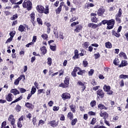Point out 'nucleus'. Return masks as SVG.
Wrapping results in <instances>:
<instances>
[{"label":"nucleus","instance_id":"54","mask_svg":"<svg viewBox=\"0 0 128 128\" xmlns=\"http://www.w3.org/2000/svg\"><path fill=\"white\" fill-rule=\"evenodd\" d=\"M79 22H74L71 24V26L73 27V26H76V24H78Z\"/></svg>","mask_w":128,"mask_h":128},{"label":"nucleus","instance_id":"4","mask_svg":"<svg viewBox=\"0 0 128 128\" xmlns=\"http://www.w3.org/2000/svg\"><path fill=\"white\" fill-rule=\"evenodd\" d=\"M103 90L107 92L108 94H112V91L110 90V86L104 85L103 87Z\"/></svg>","mask_w":128,"mask_h":128},{"label":"nucleus","instance_id":"48","mask_svg":"<svg viewBox=\"0 0 128 128\" xmlns=\"http://www.w3.org/2000/svg\"><path fill=\"white\" fill-rule=\"evenodd\" d=\"M56 14H60V12H62V8L60 7H58L56 10Z\"/></svg>","mask_w":128,"mask_h":128},{"label":"nucleus","instance_id":"49","mask_svg":"<svg viewBox=\"0 0 128 128\" xmlns=\"http://www.w3.org/2000/svg\"><path fill=\"white\" fill-rule=\"evenodd\" d=\"M94 70L91 69L90 71L88 72V76H92V74H94Z\"/></svg>","mask_w":128,"mask_h":128},{"label":"nucleus","instance_id":"24","mask_svg":"<svg viewBox=\"0 0 128 128\" xmlns=\"http://www.w3.org/2000/svg\"><path fill=\"white\" fill-rule=\"evenodd\" d=\"M22 96H21L20 97L15 100L14 101H12L10 104H15V102H20V100H22Z\"/></svg>","mask_w":128,"mask_h":128},{"label":"nucleus","instance_id":"28","mask_svg":"<svg viewBox=\"0 0 128 128\" xmlns=\"http://www.w3.org/2000/svg\"><path fill=\"white\" fill-rule=\"evenodd\" d=\"M64 82L65 84H67V86H68L70 84V78L68 77H66L65 78V80H64Z\"/></svg>","mask_w":128,"mask_h":128},{"label":"nucleus","instance_id":"23","mask_svg":"<svg viewBox=\"0 0 128 128\" xmlns=\"http://www.w3.org/2000/svg\"><path fill=\"white\" fill-rule=\"evenodd\" d=\"M47 64L49 66H50L52 64V60L50 58H47Z\"/></svg>","mask_w":128,"mask_h":128},{"label":"nucleus","instance_id":"16","mask_svg":"<svg viewBox=\"0 0 128 128\" xmlns=\"http://www.w3.org/2000/svg\"><path fill=\"white\" fill-rule=\"evenodd\" d=\"M25 106H26V108H30V110H32L34 108V105L32 104V103L30 102L26 103Z\"/></svg>","mask_w":128,"mask_h":128},{"label":"nucleus","instance_id":"10","mask_svg":"<svg viewBox=\"0 0 128 128\" xmlns=\"http://www.w3.org/2000/svg\"><path fill=\"white\" fill-rule=\"evenodd\" d=\"M12 94L10 93L8 95L6 96V100L7 102H12Z\"/></svg>","mask_w":128,"mask_h":128},{"label":"nucleus","instance_id":"17","mask_svg":"<svg viewBox=\"0 0 128 128\" xmlns=\"http://www.w3.org/2000/svg\"><path fill=\"white\" fill-rule=\"evenodd\" d=\"M30 18H31V22L32 24H33L34 26V12H33L30 14Z\"/></svg>","mask_w":128,"mask_h":128},{"label":"nucleus","instance_id":"39","mask_svg":"<svg viewBox=\"0 0 128 128\" xmlns=\"http://www.w3.org/2000/svg\"><path fill=\"white\" fill-rule=\"evenodd\" d=\"M96 122V118H93L90 122V124H92V126H94Z\"/></svg>","mask_w":128,"mask_h":128},{"label":"nucleus","instance_id":"64","mask_svg":"<svg viewBox=\"0 0 128 128\" xmlns=\"http://www.w3.org/2000/svg\"><path fill=\"white\" fill-rule=\"evenodd\" d=\"M32 122H33L34 126L36 124V118H33Z\"/></svg>","mask_w":128,"mask_h":128},{"label":"nucleus","instance_id":"36","mask_svg":"<svg viewBox=\"0 0 128 128\" xmlns=\"http://www.w3.org/2000/svg\"><path fill=\"white\" fill-rule=\"evenodd\" d=\"M16 18H18V14L14 15L12 17H11L10 20H16Z\"/></svg>","mask_w":128,"mask_h":128},{"label":"nucleus","instance_id":"25","mask_svg":"<svg viewBox=\"0 0 128 128\" xmlns=\"http://www.w3.org/2000/svg\"><path fill=\"white\" fill-rule=\"evenodd\" d=\"M40 50L43 54H46V46H43L41 48Z\"/></svg>","mask_w":128,"mask_h":128},{"label":"nucleus","instance_id":"56","mask_svg":"<svg viewBox=\"0 0 128 128\" xmlns=\"http://www.w3.org/2000/svg\"><path fill=\"white\" fill-rule=\"evenodd\" d=\"M17 126L18 128H22V122H20V121H18Z\"/></svg>","mask_w":128,"mask_h":128},{"label":"nucleus","instance_id":"18","mask_svg":"<svg viewBox=\"0 0 128 128\" xmlns=\"http://www.w3.org/2000/svg\"><path fill=\"white\" fill-rule=\"evenodd\" d=\"M128 66V62L126 60H123L122 62V63L120 65V68H122Z\"/></svg>","mask_w":128,"mask_h":128},{"label":"nucleus","instance_id":"31","mask_svg":"<svg viewBox=\"0 0 128 128\" xmlns=\"http://www.w3.org/2000/svg\"><path fill=\"white\" fill-rule=\"evenodd\" d=\"M96 100H93L90 102V106H92V108H94L96 106Z\"/></svg>","mask_w":128,"mask_h":128},{"label":"nucleus","instance_id":"40","mask_svg":"<svg viewBox=\"0 0 128 128\" xmlns=\"http://www.w3.org/2000/svg\"><path fill=\"white\" fill-rule=\"evenodd\" d=\"M16 110V112H20V110H22V106H20V105H17Z\"/></svg>","mask_w":128,"mask_h":128},{"label":"nucleus","instance_id":"12","mask_svg":"<svg viewBox=\"0 0 128 128\" xmlns=\"http://www.w3.org/2000/svg\"><path fill=\"white\" fill-rule=\"evenodd\" d=\"M100 116L104 117V120H106L108 118V114L106 112H101L100 113Z\"/></svg>","mask_w":128,"mask_h":128},{"label":"nucleus","instance_id":"8","mask_svg":"<svg viewBox=\"0 0 128 128\" xmlns=\"http://www.w3.org/2000/svg\"><path fill=\"white\" fill-rule=\"evenodd\" d=\"M8 122H10L11 123V124L12 126H14V124H16V120H14V116L10 115L8 118Z\"/></svg>","mask_w":128,"mask_h":128},{"label":"nucleus","instance_id":"11","mask_svg":"<svg viewBox=\"0 0 128 128\" xmlns=\"http://www.w3.org/2000/svg\"><path fill=\"white\" fill-rule=\"evenodd\" d=\"M36 10L39 12H40V14H42L44 13V8L40 5H38L36 6Z\"/></svg>","mask_w":128,"mask_h":128},{"label":"nucleus","instance_id":"60","mask_svg":"<svg viewBox=\"0 0 128 128\" xmlns=\"http://www.w3.org/2000/svg\"><path fill=\"white\" fill-rule=\"evenodd\" d=\"M78 54H74V56H73V60H76V58H78Z\"/></svg>","mask_w":128,"mask_h":128},{"label":"nucleus","instance_id":"26","mask_svg":"<svg viewBox=\"0 0 128 128\" xmlns=\"http://www.w3.org/2000/svg\"><path fill=\"white\" fill-rule=\"evenodd\" d=\"M70 108L72 112L74 113L76 112V106L72 104L70 106Z\"/></svg>","mask_w":128,"mask_h":128},{"label":"nucleus","instance_id":"51","mask_svg":"<svg viewBox=\"0 0 128 128\" xmlns=\"http://www.w3.org/2000/svg\"><path fill=\"white\" fill-rule=\"evenodd\" d=\"M58 110H60V107L58 106H54L53 107V110H54V112H58Z\"/></svg>","mask_w":128,"mask_h":128},{"label":"nucleus","instance_id":"55","mask_svg":"<svg viewBox=\"0 0 128 128\" xmlns=\"http://www.w3.org/2000/svg\"><path fill=\"white\" fill-rule=\"evenodd\" d=\"M6 126V122L4 121V122L2 124L1 128H4V126Z\"/></svg>","mask_w":128,"mask_h":128},{"label":"nucleus","instance_id":"3","mask_svg":"<svg viewBox=\"0 0 128 128\" xmlns=\"http://www.w3.org/2000/svg\"><path fill=\"white\" fill-rule=\"evenodd\" d=\"M114 24H116V22H114V20L112 19L110 20H108V22L107 24V30H112V28H114Z\"/></svg>","mask_w":128,"mask_h":128},{"label":"nucleus","instance_id":"15","mask_svg":"<svg viewBox=\"0 0 128 128\" xmlns=\"http://www.w3.org/2000/svg\"><path fill=\"white\" fill-rule=\"evenodd\" d=\"M82 30V25H78L76 26V28L74 29V32H80Z\"/></svg>","mask_w":128,"mask_h":128},{"label":"nucleus","instance_id":"44","mask_svg":"<svg viewBox=\"0 0 128 128\" xmlns=\"http://www.w3.org/2000/svg\"><path fill=\"white\" fill-rule=\"evenodd\" d=\"M120 78H128V76L127 75H124V74H121L119 76Z\"/></svg>","mask_w":128,"mask_h":128},{"label":"nucleus","instance_id":"41","mask_svg":"<svg viewBox=\"0 0 128 128\" xmlns=\"http://www.w3.org/2000/svg\"><path fill=\"white\" fill-rule=\"evenodd\" d=\"M76 122H78V119L75 118L72 120V126H74L76 124Z\"/></svg>","mask_w":128,"mask_h":128},{"label":"nucleus","instance_id":"38","mask_svg":"<svg viewBox=\"0 0 128 128\" xmlns=\"http://www.w3.org/2000/svg\"><path fill=\"white\" fill-rule=\"evenodd\" d=\"M50 48L52 50L53 52H56V46H50Z\"/></svg>","mask_w":128,"mask_h":128},{"label":"nucleus","instance_id":"21","mask_svg":"<svg viewBox=\"0 0 128 128\" xmlns=\"http://www.w3.org/2000/svg\"><path fill=\"white\" fill-rule=\"evenodd\" d=\"M50 124L52 128H56V126H58V123H56L55 120H52L50 122Z\"/></svg>","mask_w":128,"mask_h":128},{"label":"nucleus","instance_id":"5","mask_svg":"<svg viewBox=\"0 0 128 128\" xmlns=\"http://www.w3.org/2000/svg\"><path fill=\"white\" fill-rule=\"evenodd\" d=\"M22 78H24V80H26V76L24 74H21L20 76L18 78L15 80L14 84H15L16 86H18V84H20V81L22 80Z\"/></svg>","mask_w":128,"mask_h":128},{"label":"nucleus","instance_id":"58","mask_svg":"<svg viewBox=\"0 0 128 128\" xmlns=\"http://www.w3.org/2000/svg\"><path fill=\"white\" fill-rule=\"evenodd\" d=\"M42 38L44 40H46V38H48V35L46 34H43L42 36Z\"/></svg>","mask_w":128,"mask_h":128},{"label":"nucleus","instance_id":"62","mask_svg":"<svg viewBox=\"0 0 128 128\" xmlns=\"http://www.w3.org/2000/svg\"><path fill=\"white\" fill-rule=\"evenodd\" d=\"M88 114H89V116H94L96 114V113L92 112H88Z\"/></svg>","mask_w":128,"mask_h":128},{"label":"nucleus","instance_id":"6","mask_svg":"<svg viewBox=\"0 0 128 128\" xmlns=\"http://www.w3.org/2000/svg\"><path fill=\"white\" fill-rule=\"evenodd\" d=\"M62 98L64 100H70V94L68 92L63 93L62 95Z\"/></svg>","mask_w":128,"mask_h":128},{"label":"nucleus","instance_id":"32","mask_svg":"<svg viewBox=\"0 0 128 128\" xmlns=\"http://www.w3.org/2000/svg\"><path fill=\"white\" fill-rule=\"evenodd\" d=\"M59 86L60 88H68V85L66 84H64V83H62L59 85Z\"/></svg>","mask_w":128,"mask_h":128},{"label":"nucleus","instance_id":"61","mask_svg":"<svg viewBox=\"0 0 128 128\" xmlns=\"http://www.w3.org/2000/svg\"><path fill=\"white\" fill-rule=\"evenodd\" d=\"M50 90H48L46 92V96H50Z\"/></svg>","mask_w":128,"mask_h":128},{"label":"nucleus","instance_id":"13","mask_svg":"<svg viewBox=\"0 0 128 128\" xmlns=\"http://www.w3.org/2000/svg\"><path fill=\"white\" fill-rule=\"evenodd\" d=\"M77 84H78V86H80L82 88V92H84V90H86V86H84V84L80 81H78Z\"/></svg>","mask_w":128,"mask_h":128},{"label":"nucleus","instance_id":"19","mask_svg":"<svg viewBox=\"0 0 128 128\" xmlns=\"http://www.w3.org/2000/svg\"><path fill=\"white\" fill-rule=\"evenodd\" d=\"M98 108H99L100 110H108V108H106V106H104V105L102 104H99L98 105Z\"/></svg>","mask_w":128,"mask_h":128},{"label":"nucleus","instance_id":"33","mask_svg":"<svg viewBox=\"0 0 128 128\" xmlns=\"http://www.w3.org/2000/svg\"><path fill=\"white\" fill-rule=\"evenodd\" d=\"M36 88L34 86H32L31 90L30 93L32 94H36Z\"/></svg>","mask_w":128,"mask_h":128},{"label":"nucleus","instance_id":"59","mask_svg":"<svg viewBox=\"0 0 128 128\" xmlns=\"http://www.w3.org/2000/svg\"><path fill=\"white\" fill-rule=\"evenodd\" d=\"M59 38L62 40H64V34L62 32H60Z\"/></svg>","mask_w":128,"mask_h":128},{"label":"nucleus","instance_id":"43","mask_svg":"<svg viewBox=\"0 0 128 128\" xmlns=\"http://www.w3.org/2000/svg\"><path fill=\"white\" fill-rule=\"evenodd\" d=\"M91 84L94 86H96L98 84V83L96 82V80H92V81L91 82Z\"/></svg>","mask_w":128,"mask_h":128},{"label":"nucleus","instance_id":"9","mask_svg":"<svg viewBox=\"0 0 128 128\" xmlns=\"http://www.w3.org/2000/svg\"><path fill=\"white\" fill-rule=\"evenodd\" d=\"M96 94L98 96H100V98H102L104 96V91L102 90H98L96 92Z\"/></svg>","mask_w":128,"mask_h":128},{"label":"nucleus","instance_id":"20","mask_svg":"<svg viewBox=\"0 0 128 128\" xmlns=\"http://www.w3.org/2000/svg\"><path fill=\"white\" fill-rule=\"evenodd\" d=\"M18 30L22 32H24L26 30V27L22 25H20L18 27Z\"/></svg>","mask_w":128,"mask_h":128},{"label":"nucleus","instance_id":"50","mask_svg":"<svg viewBox=\"0 0 128 128\" xmlns=\"http://www.w3.org/2000/svg\"><path fill=\"white\" fill-rule=\"evenodd\" d=\"M120 86L122 88L124 86V80H121L120 82H119Z\"/></svg>","mask_w":128,"mask_h":128},{"label":"nucleus","instance_id":"29","mask_svg":"<svg viewBox=\"0 0 128 128\" xmlns=\"http://www.w3.org/2000/svg\"><path fill=\"white\" fill-rule=\"evenodd\" d=\"M68 118H70V120H72V118H74V114H72V113L70 112L68 114Z\"/></svg>","mask_w":128,"mask_h":128},{"label":"nucleus","instance_id":"27","mask_svg":"<svg viewBox=\"0 0 128 128\" xmlns=\"http://www.w3.org/2000/svg\"><path fill=\"white\" fill-rule=\"evenodd\" d=\"M107 48H112V43L110 42H107L105 44Z\"/></svg>","mask_w":128,"mask_h":128},{"label":"nucleus","instance_id":"14","mask_svg":"<svg viewBox=\"0 0 128 128\" xmlns=\"http://www.w3.org/2000/svg\"><path fill=\"white\" fill-rule=\"evenodd\" d=\"M11 94H13L14 96H16V94H20V91L16 88L12 89L10 91Z\"/></svg>","mask_w":128,"mask_h":128},{"label":"nucleus","instance_id":"63","mask_svg":"<svg viewBox=\"0 0 128 128\" xmlns=\"http://www.w3.org/2000/svg\"><path fill=\"white\" fill-rule=\"evenodd\" d=\"M48 104L49 106H52V105L54 104V102L52 100H50L48 103Z\"/></svg>","mask_w":128,"mask_h":128},{"label":"nucleus","instance_id":"53","mask_svg":"<svg viewBox=\"0 0 128 128\" xmlns=\"http://www.w3.org/2000/svg\"><path fill=\"white\" fill-rule=\"evenodd\" d=\"M88 46H90V42H85L84 43V46L86 48H88Z\"/></svg>","mask_w":128,"mask_h":128},{"label":"nucleus","instance_id":"2","mask_svg":"<svg viewBox=\"0 0 128 128\" xmlns=\"http://www.w3.org/2000/svg\"><path fill=\"white\" fill-rule=\"evenodd\" d=\"M122 14V8H120L118 12L115 16L116 21L118 22V24H120V22H122V19H120Z\"/></svg>","mask_w":128,"mask_h":128},{"label":"nucleus","instance_id":"42","mask_svg":"<svg viewBox=\"0 0 128 128\" xmlns=\"http://www.w3.org/2000/svg\"><path fill=\"white\" fill-rule=\"evenodd\" d=\"M94 58L95 60H98L100 56V53H97L94 54Z\"/></svg>","mask_w":128,"mask_h":128},{"label":"nucleus","instance_id":"7","mask_svg":"<svg viewBox=\"0 0 128 128\" xmlns=\"http://www.w3.org/2000/svg\"><path fill=\"white\" fill-rule=\"evenodd\" d=\"M106 12V9L103 7L100 8L98 10V14L100 16H102Z\"/></svg>","mask_w":128,"mask_h":128},{"label":"nucleus","instance_id":"1","mask_svg":"<svg viewBox=\"0 0 128 128\" xmlns=\"http://www.w3.org/2000/svg\"><path fill=\"white\" fill-rule=\"evenodd\" d=\"M23 8H27L28 10H30L32 6V2L30 0H25L22 4Z\"/></svg>","mask_w":128,"mask_h":128},{"label":"nucleus","instance_id":"45","mask_svg":"<svg viewBox=\"0 0 128 128\" xmlns=\"http://www.w3.org/2000/svg\"><path fill=\"white\" fill-rule=\"evenodd\" d=\"M37 22L39 24H42V21L40 18H37Z\"/></svg>","mask_w":128,"mask_h":128},{"label":"nucleus","instance_id":"30","mask_svg":"<svg viewBox=\"0 0 128 128\" xmlns=\"http://www.w3.org/2000/svg\"><path fill=\"white\" fill-rule=\"evenodd\" d=\"M120 56V57H123L124 58V60H126L127 58H126V55L124 54V52H121L120 54H119Z\"/></svg>","mask_w":128,"mask_h":128},{"label":"nucleus","instance_id":"37","mask_svg":"<svg viewBox=\"0 0 128 128\" xmlns=\"http://www.w3.org/2000/svg\"><path fill=\"white\" fill-rule=\"evenodd\" d=\"M83 66L84 68H86L88 66V61L86 60H84L83 62Z\"/></svg>","mask_w":128,"mask_h":128},{"label":"nucleus","instance_id":"35","mask_svg":"<svg viewBox=\"0 0 128 128\" xmlns=\"http://www.w3.org/2000/svg\"><path fill=\"white\" fill-rule=\"evenodd\" d=\"M18 89L21 92V94H24V93L26 92V89H24V88H18Z\"/></svg>","mask_w":128,"mask_h":128},{"label":"nucleus","instance_id":"47","mask_svg":"<svg viewBox=\"0 0 128 128\" xmlns=\"http://www.w3.org/2000/svg\"><path fill=\"white\" fill-rule=\"evenodd\" d=\"M93 6H94V4H92L90 2H88L87 4V8H92Z\"/></svg>","mask_w":128,"mask_h":128},{"label":"nucleus","instance_id":"57","mask_svg":"<svg viewBox=\"0 0 128 128\" xmlns=\"http://www.w3.org/2000/svg\"><path fill=\"white\" fill-rule=\"evenodd\" d=\"M78 70H80V68L78 67H75L73 71L76 72H78Z\"/></svg>","mask_w":128,"mask_h":128},{"label":"nucleus","instance_id":"22","mask_svg":"<svg viewBox=\"0 0 128 128\" xmlns=\"http://www.w3.org/2000/svg\"><path fill=\"white\" fill-rule=\"evenodd\" d=\"M88 26V28H98L96 24H94V23L89 24Z\"/></svg>","mask_w":128,"mask_h":128},{"label":"nucleus","instance_id":"52","mask_svg":"<svg viewBox=\"0 0 128 128\" xmlns=\"http://www.w3.org/2000/svg\"><path fill=\"white\" fill-rule=\"evenodd\" d=\"M92 22H98V18L96 16L92 17Z\"/></svg>","mask_w":128,"mask_h":128},{"label":"nucleus","instance_id":"34","mask_svg":"<svg viewBox=\"0 0 128 128\" xmlns=\"http://www.w3.org/2000/svg\"><path fill=\"white\" fill-rule=\"evenodd\" d=\"M38 92V94H44L46 90L44 89H40Z\"/></svg>","mask_w":128,"mask_h":128},{"label":"nucleus","instance_id":"46","mask_svg":"<svg viewBox=\"0 0 128 128\" xmlns=\"http://www.w3.org/2000/svg\"><path fill=\"white\" fill-rule=\"evenodd\" d=\"M44 14H48V7L46 6V9L44 10Z\"/></svg>","mask_w":128,"mask_h":128}]
</instances>
